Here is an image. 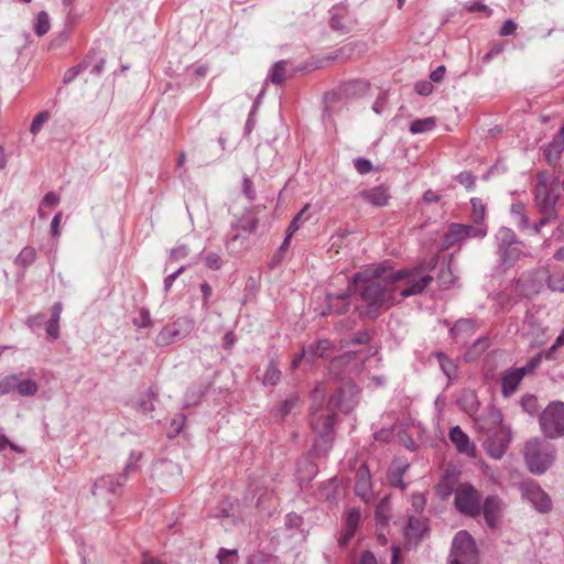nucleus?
Masks as SVG:
<instances>
[{
  "instance_id": "0eeeda50",
  "label": "nucleus",
  "mask_w": 564,
  "mask_h": 564,
  "mask_svg": "<svg viewBox=\"0 0 564 564\" xmlns=\"http://www.w3.org/2000/svg\"><path fill=\"white\" fill-rule=\"evenodd\" d=\"M194 321L186 316H181L174 322L166 324L155 337L158 347H166L173 343L184 339L194 329Z\"/></svg>"
},
{
  "instance_id": "412c9836",
  "label": "nucleus",
  "mask_w": 564,
  "mask_h": 564,
  "mask_svg": "<svg viewBox=\"0 0 564 564\" xmlns=\"http://www.w3.org/2000/svg\"><path fill=\"white\" fill-rule=\"evenodd\" d=\"M481 507L487 524L490 528H496L501 513L500 502L497 496H488Z\"/></svg>"
},
{
  "instance_id": "603ef678",
  "label": "nucleus",
  "mask_w": 564,
  "mask_h": 564,
  "mask_svg": "<svg viewBox=\"0 0 564 564\" xmlns=\"http://www.w3.org/2000/svg\"><path fill=\"white\" fill-rule=\"evenodd\" d=\"M133 325L140 328H150L153 326V321L150 315V311L145 307H141L138 311V317L133 318Z\"/></svg>"
},
{
  "instance_id": "2f4dec72",
  "label": "nucleus",
  "mask_w": 564,
  "mask_h": 564,
  "mask_svg": "<svg viewBox=\"0 0 564 564\" xmlns=\"http://www.w3.org/2000/svg\"><path fill=\"white\" fill-rule=\"evenodd\" d=\"M91 54H88L79 64L68 68L63 76V83L65 85L70 84L80 73L91 65Z\"/></svg>"
},
{
  "instance_id": "8fccbe9b",
  "label": "nucleus",
  "mask_w": 564,
  "mask_h": 564,
  "mask_svg": "<svg viewBox=\"0 0 564 564\" xmlns=\"http://www.w3.org/2000/svg\"><path fill=\"white\" fill-rule=\"evenodd\" d=\"M227 505L220 509L218 513L215 514L217 518H234L241 519L243 512L240 510L239 505L235 506L232 502L227 501Z\"/></svg>"
},
{
  "instance_id": "f03ea898",
  "label": "nucleus",
  "mask_w": 564,
  "mask_h": 564,
  "mask_svg": "<svg viewBox=\"0 0 564 564\" xmlns=\"http://www.w3.org/2000/svg\"><path fill=\"white\" fill-rule=\"evenodd\" d=\"M358 389L350 381L336 389V392L328 399L327 405L312 408L311 425L318 434L314 444V451L318 456L328 453L333 443V432L336 422V411L349 413L354 410Z\"/></svg>"
},
{
  "instance_id": "7ed1b4c3",
  "label": "nucleus",
  "mask_w": 564,
  "mask_h": 564,
  "mask_svg": "<svg viewBox=\"0 0 564 564\" xmlns=\"http://www.w3.org/2000/svg\"><path fill=\"white\" fill-rule=\"evenodd\" d=\"M523 456L529 470L542 475L553 465L556 451L552 444L534 437L525 443Z\"/></svg>"
},
{
  "instance_id": "4468645a",
  "label": "nucleus",
  "mask_w": 564,
  "mask_h": 564,
  "mask_svg": "<svg viewBox=\"0 0 564 564\" xmlns=\"http://www.w3.org/2000/svg\"><path fill=\"white\" fill-rule=\"evenodd\" d=\"M554 188H533L534 204L538 212H557L556 205L558 202V194Z\"/></svg>"
},
{
  "instance_id": "9d476101",
  "label": "nucleus",
  "mask_w": 564,
  "mask_h": 564,
  "mask_svg": "<svg viewBox=\"0 0 564 564\" xmlns=\"http://www.w3.org/2000/svg\"><path fill=\"white\" fill-rule=\"evenodd\" d=\"M503 414L495 405L484 409L482 413L475 417V429L485 435L498 431L506 426L503 423Z\"/></svg>"
},
{
  "instance_id": "393cba45",
  "label": "nucleus",
  "mask_w": 564,
  "mask_h": 564,
  "mask_svg": "<svg viewBox=\"0 0 564 564\" xmlns=\"http://www.w3.org/2000/svg\"><path fill=\"white\" fill-rule=\"evenodd\" d=\"M63 311L62 302H56L51 308V317L45 324L47 336L55 340L59 337V319Z\"/></svg>"
},
{
  "instance_id": "2eb2a0df",
  "label": "nucleus",
  "mask_w": 564,
  "mask_h": 564,
  "mask_svg": "<svg viewBox=\"0 0 564 564\" xmlns=\"http://www.w3.org/2000/svg\"><path fill=\"white\" fill-rule=\"evenodd\" d=\"M126 482V474L101 476L95 481L91 494H116Z\"/></svg>"
},
{
  "instance_id": "6e6552de",
  "label": "nucleus",
  "mask_w": 564,
  "mask_h": 564,
  "mask_svg": "<svg viewBox=\"0 0 564 564\" xmlns=\"http://www.w3.org/2000/svg\"><path fill=\"white\" fill-rule=\"evenodd\" d=\"M511 438L512 433L510 426H503L486 435L484 447L490 457L500 459L506 454Z\"/></svg>"
},
{
  "instance_id": "e433bc0d",
  "label": "nucleus",
  "mask_w": 564,
  "mask_h": 564,
  "mask_svg": "<svg viewBox=\"0 0 564 564\" xmlns=\"http://www.w3.org/2000/svg\"><path fill=\"white\" fill-rule=\"evenodd\" d=\"M529 503L539 512L546 513L551 511L553 503L550 496H523Z\"/></svg>"
},
{
  "instance_id": "774afa93",
  "label": "nucleus",
  "mask_w": 564,
  "mask_h": 564,
  "mask_svg": "<svg viewBox=\"0 0 564 564\" xmlns=\"http://www.w3.org/2000/svg\"><path fill=\"white\" fill-rule=\"evenodd\" d=\"M354 165H355V169L357 170V172L361 175L369 173L373 169L372 163L368 159H365V158L355 159Z\"/></svg>"
},
{
  "instance_id": "052dcab7",
  "label": "nucleus",
  "mask_w": 564,
  "mask_h": 564,
  "mask_svg": "<svg viewBox=\"0 0 564 564\" xmlns=\"http://www.w3.org/2000/svg\"><path fill=\"white\" fill-rule=\"evenodd\" d=\"M241 193L242 195L250 202L254 200L257 197V192L253 182L250 177L245 175L241 182Z\"/></svg>"
},
{
  "instance_id": "473e14b6",
  "label": "nucleus",
  "mask_w": 564,
  "mask_h": 564,
  "mask_svg": "<svg viewBox=\"0 0 564 564\" xmlns=\"http://www.w3.org/2000/svg\"><path fill=\"white\" fill-rule=\"evenodd\" d=\"M390 510H391V507H390L389 497L386 496L378 503L376 511H375V517H376L378 527H386L388 524L389 519H390Z\"/></svg>"
},
{
  "instance_id": "37998d69",
  "label": "nucleus",
  "mask_w": 564,
  "mask_h": 564,
  "mask_svg": "<svg viewBox=\"0 0 564 564\" xmlns=\"http://www.w3.org/2000/svg\"><path fill=\"white\" fill-rule=\"evenodd\" d=\"M541 214V218L534 225H530L533 235H539L541 229L549 225L550 223L556 220L558 218L557 212H539Z\"/></svg>"
},
{
  "instance_id": "338daca9",
  "label": "nucleus",
  "mask_w": 564,
  "mask_h": 564,
  "mask_svg": "<svg viewBox=\"0 0 564 564\" xmlns=\"http://www.w3.org/2000/svg\"><path fill=\"white\" fill-rule=\"evenodd\" d=\"M459 184L464 185L467 189H471L475 186L476 177L471 172L464 171L456 176Z\"/></svg>"
},
{
  "instance_id": "c756f323",
  "label": "nucleus",
  "mask_w": 564,
  "mask_h": 564,
  "mask_svg": "<svg viewBox=\"0 0 564 564\" xmlns=\"http://www.w3.org/2000/svg\"><path fill=\"white\" fill-rule=\"evenodd\" d=\"M455 279L456 276L453 273L451 262L442 261L438 265V272L436 275L438 285L443 289H447L455 282Z\"/></svg>"
},
{
  "instance_id": "a211bd4d",
  "label": "nucleus",
  "mask_w": 564,
  "mask_h": 564,
  "mask_svg": "<svg viewBox=\"0 0 564 564\" xmlns=\"http://www.w3.org/2000/svg\"><path fill=\"white\" fill-rule=\"evenodd\" d=\"M257 223V219L252 216L240 218L236 227L229 232L228 245H235L239 239L245 240L249 234L256 230Z\"/></svg>"
},
{
  "instance_id": "423d86ee",
  "label": "nucleus",
  "mask_w": 564,
  "mask_h": 564,
  "mask_svg": "<svg viewBox=\"0 0 564 564\" xmlns=\"http://www.w3.org/2000/svg\"><path fill=\"white\" fill-rule=\"evenodd\" d=\"M478 552L471 535L467 531L456 533L448 564H477Z\"/></svg>"
},
{
  "instance_id": "69168bd1",
  "label": "nucleus",
  "mask_w": 564,
  "mask_h": 564,
  "mask_svg": "<svg viewBox=\"0 0 564 564\" xmlns=\"http://www.w3.org/2000/svg\"><path fill=\"white\" fill-rule=\"evenodd\" d=\"M204 262L205 265L210 270H219L223 265L221 258L215 252L207 253L204 258Z\"/></svg>"
},
{
  "instance_id": "f8f14e48",
  "label": "nucleus",
  "mask_w": 564,
  "mask_h": 564,
  "mask_svg": "<svg viewBox=\"0 0 564 564\" xmlns=\"http://www.w3.org/2000/svg\"><path fill=\"white\" fill-rule=\"evenodd\" d=\"M330 348V343L327 339H321L316 341L314 345H310L307 349H303V351L295 356V358L291 362V369L297 368V366L306 360L307 364H312L316 357L325 358L327 357V350Z\"/></svg>"
},
{
  "instance_id": "f3484780",
  "label": "nucleus",
  "mask_w": 564,
  "mask_h": 564,
  "mask_svg": "<svg viewBox=\"0 0 564 564\" xmlns=\"http://www.w3.org/2000/svg\"><path fill=\"white\" fill-rule=\"evenodd\" d=\"M524 377L523 369L511 368L501 375V394L505 398L511 397L517 390Z\"/></svg>"
},
{
  "instance_id": "5fc2aeb1",
  "label": "nucleus",
  "mask_w": 564,
  "mask_h": 564,
  "mask_svg": "<svg viewBox=\"0 0 564 564\" xmlns=\"http://www.w3.org/2000/svg\"><path fill=\"white\" fill-rule=\"evenodd\" d=\"M217 558L219 564H237L238 552L236 549L228 550L225 547H220L217 553Z\"/></svg>"
},
{
  "instance_id": "4d7b16f0",
  "label": "nucleus",
  "mask_w": 564,
  "mask_h": 564,
  "mask_svg": "<svg viewBox=\"0 0 564 564\" xmlns=\"http://www.w3.org/2000/svg\"><path fill=\"white\" fill-rule=\"evenodd\" d=\"M302 408L303 405L300 400V397L297 394L291 395L289 399L284 400V417L291 412H293L294 414L300 413Z\"/></svg>"
},
{
  "instance_id": "5701e85b",
  "label": "nucleus",
  "mask_w": 564,
  "mask_h": 564,
  "mask_svg": "<svg viewBox=\"0 0 564 564\" xmlns=\"http://www.w3.org/2000/svg\"><path fill=\"white\" fill-rule=\"evenodd\" d=\"M481 496H456V508L464 514L477 516L481 510Z\"/></svg>"
},
{
  "instance_id": "a19ab883",
  "label": "nucleus",
  "mask_w": 564,
  "mask_h": 564,
  "mask_svg": "<svg viewBox=\"0 0 564 564\" xmlns=\"http://www.w3.org/2000/svg\"><path fill=\"white\" fill-rule=\"evenodd\" d=\"M18 393L21 397H33L39 391V384L33 379H20L18 381Z\"/></svg>"
},
{
  "instance_id": "79ce46f5",
  "label": "nucleus",
  "mask_w": 564,
  "mask_h": 564,
  "mask_svg": "<svg viewBox=\"0 0 564 564\" xmlns=\"http://www.w3.org/2000/svg\"><path fill=\"white\" fill-rule=\"evenodd\" d=\"M307 210V206H305L304 208H302L295 216L294 218L292 219V221L290 223L288 229H286V236L284 237V250L286 249V246L289 243V240L290 238L292 237V235L299 230L300 228V224L304 221V215Z\"/></svg>"
},
{
  "instance_id": "39448f33",
  "label": "nucleus",
  "mask_w": 564,
  "mask_h": 564,
  "mask_svg": "<svg viewBox=\"0 0 564 564\" xmlns=\"http://www.w3.org/2000/svg\"><path fill=\"white\" fill-rule=\"evenodd\" d=\"M539 424L546 438L564 436V402L553 401L540 413Z\"/></svg>"
},
{
  "instance_id": "0e129e2a",
  "label": "nucleus",
  "mask_w": 564,
  "mask_h": 564,
  "mask_svg": "<svg viewBox=\"0 0 564 564\" xmlns=\"http://www.w3.org/2000/svg\"><path fill=\"white\" fill-rule=\"evenodd\" d=\"M200 292H202V306L204 310H208L210 306V297L213 296V288L210 284L206 281H204L200 284Z\"/></svg>"
},
{
  "instance_id": "13d9d810",
  "label": "nucleus",
  "mask_w": 564,
  "mask_h": 564,
  "mask_svg": "<svg viewBox=\"0 0 564 564\" xmlns=\"http://www.w3.org/2000/svg\"><path fill=\"white\" fill-rule=\"evenodd\" d=\"M425 529L426 527L424 522L410 518L405 534L408 538H420Z\"/></svg>"
},
{
  "instance_id": "b1692460",
  "label": "nucleus",
  "mask_w": 564,
  "mask_h": 564,
  "mask_svg": "<svg viewBox=\"0 0 564 564\" xmlns=\"http://www.w3.org/2000/svg\"><path fill=\"white\" fill-rule=\"evenodd\" d=\"M475 332V322L468 318L457 321L449 329V334L457 341H465Z\"/></svg>"
},
{
  "instance_id": "c85d7f7f",
  "label": "nucleus",
  "mask_w": 564,
  "mask_h": 564,
  "mask_svg": "<svg viewBox=\"0 0 564 564\" xmlns=\"http://www.w3.org/2000/svg\"><path fill=\"white\" fill-rule=\"evenodd\" d=\"M285 525H286L288 530L293 531L291 536H294L296 542H303L305 540V538H306L305 531H304V529L301 528V525H302L301 516L293 513V512L289 513L286 516Z\"/></svg>"
},
{
  "instance_id": "58836bf2",
  "label": "nucleus",
  "mask_w": 564,
  "mask_h": 564,
  "mask_svg": "<svg viewBox=\"0 0 564 564\" xmlns=\"http://www.w3.org/2000/svg\"><path fill=\"white\" fill-rule=\"evenodd\" d=\"M281 371L278 368V364L275 361H270L267 370L263 375L262 382L264 386H275L280 381Z\"/></svg>"
},
{
  "instance_id": "aec40b11",
  "label": "nucleus",
  "mask_w": 564,
  "mask_h": 564,
  "mask_svg": "<svg viewBox=\"0 0 564 564\" xmlns=\"http://www.w3.org/2000/svg\"><path fill=\"white\" fill-rule=\"evenodd\" d=\"M359 195L366 202L377 207L388 205L390 199L389 188L386 185H379L369 189H364Z\"/></svg>"
},
{
  "instance_id": "a878e982",
  "label": "nucleus",
  "mask_w": 564,
  "mask_h": 564,
  "mask_svg": "<svg viewBox=\"0 0 564 564\" xmlns=\"http://www.w3.org/2000/svg\"><path fill=\"white\" fill-rule=\"evenodd\" d=\"M457 404L469 416H475L479 410V401L474 390H465L458 398Z\"/></svg>"
},
{
  "instance_id": "bb28decb",
  "label": "nucleus",
  "mask_w": 564,
  "mask_h": 564,
  "mask_svg": "<svg viewBox=\"0 0 564 564\" xmlns=\"http://www.w3.org/2000/svg\"><path fill=\"white\" fill-rule=\"evenodd\" d=\"M371 490V476L369 467L362 464L356 473L355 477V492L354 494H368Z\"/></svg>"
},
{
  "instance_id": "4c0bfd02",
  "label": "nucleus",
  "mask_w": 564,
  "mask_h": 564,
  "mask_svg": "<svg viewBox=\"0 0 564 564\" xmlns=\"http://www.w3.org/2000/svg\"><path fill=\"white\" fill-rule=\"evenodd\" d=\"M158 399V392L151 387L139 400L138 408L142 413H150L154 410V402Z\"/></svg>"
},
{
  "instance_id": "09e8293b",
  "label": "nucleus",
  "mask_w": 564,
  "mask_h": 564,
  "mask_svg": "<svg viewBox=\"0 0 564 564\" xmlns=\"http://www.w3.org/2000/svg\"><path fill=\"white\" fill-rule=\"evenodd\" d=\"M563 151H564V145L554 143L552 141L544 151V156H545L547 163L556 164V162L561 159Z\"/></svg>"
},
{
  "instance_id": "49530a36",
  "label": "nucleus",
  "mask_w": 564,
  "mask_h": 564,
  "mask_svg": "<svg viewBox=\"0 0 564 564\" xmlns=\"http://www.w3.org/2000/svg\"><path fill=\"white\" fill-rule=\"evenodd\" d=\"M521 408L530 415H535L539 412L538 398L534 394H524L520 400Z\"/></svg>"
},
{
  "instance_id": "6e6d98bb",
  "label": "nucleus",
  "mask_w": 564,
  "mask_h": 564,
  "mask_svg": "<svg viewBox=\"0 0 564 564\" xmlns=\"http://www.w3.org/2000/svg\"><path fill=\"white\" fill-rule=\"evenodd\" d=\"M194 156L197 160L198 166H205L216 161V158L209 155L208 145H203L200 148L195 149Z\"/></svg>"
},
{
  "instance_id": "c03bdc74",
  "label": "nucleus",
  "mask_w": 564,
  "mask_h": 564,
  "mask_svg": "<svg viewBox=\"0 0 564 564\" xmlns=\"http://www.w3.org/2000/svg\"><path fill=\"white\" fill-rule=\"evenodd\" d=\"M50 17L46 11H40L36 15L34 32L39 36L45 35L50 31Z\"/></svg>"
},
{
  "instance_id": "9b49d317",
  "label": "nucleus",
  "mask_w": 564,
  "mask_h": 564,
  "mask_svg": "<svg viewBox=\"0 0 564 564\" xmlns=\"http://www.w3.org/2000/svg\"><path fill=\"white\" fill-rule=\"evenodd\" d=\"M350 297H351V286L349 285L347 290L338 293V294H327L326 295V310H322L319 312L321 316H326L330 314L335 315H344L349 311L350 307Z\"/></svg>"
},
{
  "instance_id": "a18cd8bd",
  "label": "nucleus",
  "mask_w": 564,
  "mask_h": 564,
  "mask_svg": "<svg viewBox=\"0 0 564 564\" xmlns=\"http://www.w3.org/2000/svg\"><path fill=\"white\" fill-rule=\"evenodd\" d=\"M406 468L408 466H399L388 474V481L392 487L398 488L400 490L405 489V484L402 480V476Z\"/></svg>"
},
{
  "instance_id": "1a4fd4ad",
  "label": "nucleus",
  "mask_w": 564,
  "mask_h": 564,
  "mask_svg": "<svg viewBox=\"0 0 564 564\" xmlns=\"http://www.w3.org/2000/svg\"><path fill=\"white\" fill-rule=\"evenodd\" d=\"M460 470L449 465L443 475L436 494H478L468 482H459Z\"/></svg>"
},
{
  "instance_id": "de8ad7c7",
  "label": "nucleus",
  "mask_w": 564,
  "mask_h": 564,
  "mask_svg": "<svg viewBox=\"0 0 564 564\" xmlns=\"http://www.w3.org/2000/svg\"><path fill=\"white\" fill-rule=\"evenodd\" d=\"M557 186V178H552L549 171H540L536 174V184L534 188H554Z\"/></svg>"
},
{
  "instance_id": "cd10ccee",
  "label": "nucleus",
  "mask_w": 564,
  "mask_h": 564,
  "mask_svg": "<svg viewBox=\"0 0 564 564\" xmlns=\"http://www.w3.org/2000/svg\"><path fill=\"white\" fill-rule=\"evenodd\" d=\"M464 224H452L443 237V247L448 249L466 239Z\"/></svg>"
},
{
  "instance_id": "e2e57ef3",
  "label": "nucleus",
  "mask_w": 564,
  "mask_h": 564,
  "mask_svg": "<svg viewBox=\"0 0 564 564\" xmlns=\"http://www.w3.org/2000/svg\"><path fill=\"white\" fill-rule=\"evenodd\" d=\"M371 339V334L368 330H360L354 334L347 344L349 345H365L368 344Z\"/></svg>"
},
{
  "instance_id": "864d4df0",
  "label": "nucleus",
  "mask_w": 564,
  "mask_h": 564,
  "mask_svg": "<svg viewBox=\"0 0 564 564\" xmlns=\"http://www.w3.org/2000/svg\"><path fill=\"white\" fill-rule=\"evenodd\" d=\"M142 456V452L134 449L130 452L122 473L126 474V480L128 479V474L138 469V463L141 460Z\"/></svg>"
},
{
  "instance_id": "f704fd0d",
  "label": "nucleus",
  "mask_w": 564,
  "mask_h": 564,
  "mask_svg": "<svg viewBox=\"0 0 564 564\" xmlns=\"http://www.w3.org/2000/svg\"><path fill=\"white\" fill-rule=\"evenodd\" d=\"M436 126V119L434 117H426L423 119H415L410 124V132L413 134L424 133L431 131Z\"/></svg>"
},
{
  "instance_id": "6ab92c4d",
  "label": "nucleus",
  "mask_w": 564,
  "mask_h": 564,
  "mask_svg": "<svg viewBox=\"0 0 564 564\" xmlns=\"http://www.w3.org/2000/svg\"><path fill=\"white\" fill-rule=\"evenodd\" d=\"M361 520V513L358 508H351L345 518V531L338 539L340 546H346L355 535Z\"/></svg>"
},
{
  "instance_id": "4be33fe9",
  "label": "nucleus",
  "mask_w": 564,
  "mask_h": 564,
  "mask_svg": "<svg viewBox=\"0 0 564 564\" xmlns=\"http://www.w3.org/2000/svg\"><path fill=\"white\" fill-rule=\"evenodd\" d=\"M318 473L317 465L311 457H302L296 463V478L302 486L304 482H310Z\"/></svg>"
},
{
  "instance_id": "ddd939ff",
  "label": "nucleus",
  "mask_w": 564,
  "mask_h": 564,
  "mask_svg": "<svg viewBox=\"0 0 564 564\" xmlns=\"http://www.w3.org/2000/svg\"><path fill=\"white\" fill-rule=\"evenodd\" d=\"M269 82H271L272 84H275L278 86L282 85V59H280V61H278V62H275L273 64V66L271 68V72L268 75L265 82L263 83V86H262L260 93L257 95V97L254 99V102H253L252 110H251L250 115H252L253 111L259 106L260 100H261V98L263 97V95L265 93V89H267V86H268ZM249 117H251V116H249ZM252 129H253V122H252L251 118H248V120L246 122V127H245L246 133H250Z\"/></svg>"
},
{
  "instance_id": "ea45409f",
  "label": "nucleus",
  "mask_w": 564,
  "mask_h": 564,
  "mask_svg": "<svg viewBox=\"0 0 564 564\" xmlns=\"http://www.w3.org/2000/svg\"><path fill=\"white\" fill-rule=\"evenodd\" d=\"M471 204V219L476 225H481L486 216V205L480 198L474 197L470 199Z\"/></svg>"
},
{
  "instance_id": "7c9ffc66",
  "label": "nucleus",
  "mask_w": 564,
  "mask_h": 564,
  "mask_svg": "<svg viewBox=\"0 0 564 564\" xmlns=\"http://www.w3.org/2000/svg\"><path fill=\"white\" fill-rule=\"evenodd\" d=\"M435 357L440 364V367L448 380H453L457 377V366L455 362L442 351H437Z\"/></svg>"
},
{
  "instance_id": "72a5a7b5",
  "label": "nucleus",
  "mask_w": 564,
  "mask_h": 564,
  "mask_svg": "<svg viewBox=\"0 0 564 564\" xmlns=\"http://www.w3.org/2000/svg\"><path fill=\"white\" fill-rule=\"evenodd\" d=\"M36 259V251L33 247L26 246L24 247L21 252L15 257L14 264L19 268L26 269Z\"/></svg>"
},
{
  "instance_id": "20e7f679",
  "label": "nucleus",
  "mask_w": 564,
  "mask_h": 564,
  "mask_svg": "<svg viewBox=\"0 0 564 564\" xmlns=\"http://www.w3.org/2000/svg\"><path fill=\"white\" fill-rule=\"evenodd\" d=\"M498 267L506 272L511 269L520 259L522 250L521 242L516 232L507 227H501L496 234Z\"/></svg>"
},
{
  "instance_id": "680f3d73",
  "label": "nucleus",
  "mask_w": 564,
  "mask_h": 564,
  "mask_svg": "<svg viewBox=\"0 0 564 564\" xmlns=\"http://www.w3.org/2000/svg\"><path fill=\"white\" fill-rule=\"evenodd\" d=\"M50 118L48 111H41L39 112L32 120L30 126V132L32 134H37L40 130L42 129L43 123H45Z\"/></svg>"
},
{
  "instance_id": "3c124183",
  "label": "nucleus",
  "mask_w": 564,
  "mask_h": 564,
  "mask_svg": "<svg viewBox=\"0 0 564 564\" xmlns=\"http://www.w3.org/2000/svg\"><path fill=\"white\" fill-rule=\"evenodd\" d=\"M18 375H9L0 380V395L9 394L10 392L18 391Z\"/></svg>"
},
{
  "instance_id": "bf43d9fd",
  "label": "nucleus",
  "mask_w": 564,
  "mask_h": 564,
  "mask_svg": "<svg viewBox=\"0 0 564 564\" xmlns=\"http://www.w3.org/2000/svg\"><path fill=\"white\" fill-rule=\"evenodd\" d=\"M466 238H484L487 235V227L481 225H464Z\"/></svg>"
},
{
  "instance_id": "dca6fc26",
  "label": "nucleus",
  "mask_w": 564,
  "mask_h": 564,
  "mask_svg": "<svg viewBox=\"0 0 564 564\" xmlns=\"http://www.w3.org/2000/svg\"><path fill=\"white\" fill-rule=\"evenodd\" d=\"M448 436L458 453L471 458L476 457V446L470 443L469 436L458 425L449 430Z\"/></svg>"
},
{
  "instance_id": "c9c22d12",
  "label": "nucleus",
  "mask_w": 564,
  "mask_h": 564,
  "mask_svg": "<svg viewBox=\"0 0 564 564\" xmlns=\"http://www.w3.org/2000/svg\"><path fill=\"white\" fill-rule=\"evenodd\" d=\"M511 214L518 218V226L520 229L525 230L530 228V220L527 216L525 205L521 202L511 205Z\"/></svg>"
},
{
  "instance_id": "f257e3e1",
  "label": "nucleus",
  "mask_w": 564,
  "mask_h": 564,
  "mask_svg": "<svg viewBox=\"0 0 564 564\" xmlns=\"http://www.w3.org/2000/svg\"><path fill=\"white\" fill-rule=\"evenodd\" d=\"M402 280H406L408 286L401 289L399 295L404 299L423 293L433 276L417 275L416 270H393L383 263L355 273L350 280V286L366 304V310L360 312V317L376 319L383 311L395 305L398 303L397 283Z\"/></svg>"
}]
</instances>
